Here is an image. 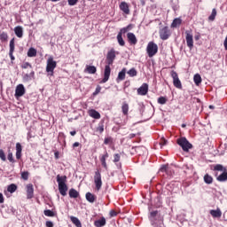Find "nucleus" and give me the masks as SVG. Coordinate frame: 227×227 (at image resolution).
<instances>
[{
  "label": "nucleus",
  "mask_w": 227,
  "mask_h": 227,
  "mask_svg": "<svg viewBox=\"0 0 227 227\" xmlns=\"http://www.w3.org/2000/svg\"><path fill=\"white\" fill-rule=\"evenodd\" d=\"M115 59H116V51H114V49H112L106 54V65L105 67L104 78L101 81L103 84L107 82V81H109V77H111V65L114 63Z\"/></svg>",
  "instance_id": "1"
},
{
  "label": "nucleus",
  "mask_w": 227,
  "mask_h": 227,
  "mask_svg": "<svg viewBox=\"0 0 227 227\" xmlns=\"http://www.w3.org/2000/svg\"><path fill=\"white\" fill-rule=\"evenodd\" d=\"M57 183L59 184V191L61 196H67L68 186L67 185V176H57Z\"/></svg>",
  "instance_id": "2"
},
{
  "label": "nucleus",
  "mask_w": 227,
  "mask_h": 227,
  "mask_svg": "<svg viewBox=\"0 0 227 227\" xmlns=\"http://www.w3.org/2000/svg\"><path fill=\"white\" fill-rule=\"evenodd\" d=\"M176 143L180 147H182V150L184 152L187 153L189 152V150H192V144H191L185 137L177 138Z\"/></svg>",
  "instance_id": "3"
},
{
  "label": "nucleus",
  "mask_w": 227,
  "mask_h": 227,
  "mask_svg": "<svg viewBox=\"0 0 227 227\" xmlns=\"http://www.w3.org/2000/svg\"><path fill=\"white\" fill-rule=\"evenodd\" d=\"M146 52L150 58H153L159 52V46L154 42H149L146 47Z\"/></svg>",
  "instance_id": "4"
},
{
  "label": "nucleus",
  "mask_w": 227,
  "mask_h": 227,
  "mask_svg": "<svg viewBox=\"0 0 227 227\" xmlns=\"http://www.w3.org/2000/svg\"><path fill=\"white\" fill-rule=\"evenodd\" d=\"M58 67V63L52 57L49 58L46 65V72L51 75H54V69Z\"/></svg>",
  "instance_id": "5"
},
{
  "label": "nucleus",
  "mask_w": 227,
  "mask_h": 227,
  "mask_svg": "<svg viewBox=\"0 0 227 227\" xmlns=\"http://www.w3.org/2000/svg\"><path fill=\"white\" fill-rule=\"evenodd\" d=\"M94 184L96 191H100V189H102V174L99 169H97L94 173Z\"/></svg>",
  "instance_id": "6"
},
{
  "label": "nucleus",
  "mask_w": 227,
  "mask_h": 227,
  "mask_svg": "<svg viewBox=\"0 0 227 227\" xmlns=\"http://www.w3.org/2000/svg\"><path fill=\"white\" fill-rule=\"evenodd\" d=\"M160 40H168L171 36V30L169 27H163L159 31Z\"/></svg>",
  "instance_id": "7"
},
{
  "label": "nucleus",
  "mask_w": 227,
  "mask_h": 227,
  "mask_svg": "<svg viewBox=\"0 0 227 227\" xmlns=\"http://www.w3.org/2000/svg\"><path fill=\"white\" fill-rule=\"evenodd\" d=\"M171 77L173 79V84L175 88H177V90H182V82L180 81V78H178V74L176 71H171Z\"/></svg>",
  "instance_id": "8"
},
{
  "label": "nucleus",
  "mask_w": 227,
  "mask_h": 227,
  "mask_svg": "<svg viewBox=\"0 0 227 227\" xmlns=\"http://www.w3.org/2000/svg\"><path fill=\"white\" fill-rule=\"evenodd\" d=\"M185 39H186V45L189 47L190 51H192L194 47V39L192 36V34H191V31L186 30L185 31Z\"/></svg>",
  "instance_id": "9"
},
{
  "label": "nucleus",
  "mask_w": 227,
  "mask_h": 227,
  "mask_svg": "<svg viewBox=\"0 0 227 227\" xmlns=\"http://www.w3.org/2000/svg\"><path fill=\"white\" fill-rule=\"evenodd\" d=\"M26 192L27 200L33 199L35 196V187L33 186V184H28L26 185Z\"/></svg>",
  "instance_id": "10"
},
{
  "label": "nucleus",
  "mask_w": 227,
  "mask_h": 227,
  "mask_svg": "<svg viewBox=\"0 0 227 227\" xmlns=\"http://www.w3.org/2000/svg\"><path fill=\"white\" fill-rule=\"evenodd\" d=\"M25 94H26V89L24 88V85L19 84L15 90L16 98H19V97H23V95H25Z\"/></svg>",
  "instance_id": "11"
},
{
  "label": "nucleus",
  "mask_w": 227,
  "mask_h": 227,
  "mask_svg": "<svg viewBox=\"0 0 227 227\" xmlns=\"http://www.w3.org/2000/svg\"><path fill=\"white\" fill-rule=\"evenodd\" d=\"M13 52H15V38H12L10 41L9 56L11 58L12 61H15V57L13 56Z\"/></svg>",
  "instance_id": "12"
},
{
  "label": "nucleus",
  "mask_w": 227,
  "mask_h": 227,
  "mask_svg": "<svg viewBox=\"0 0 227 227\" xmlns=\"http://www.w3.org/2000/svg\"><path fill=\"white\" fill-rule=\"evenodd\" d=\"M127 38H128V42L129 43H130V45H136L137 43V37H136V35H134V33H128L127 34Z\"/></svg>",
  "instance_id": "13"
},
{
  "label": "nucleus",
  "mask_w": 227,
  "mask_h": 227,
  "mask_svg": "<svg viewBox=\"0 0 227 227\" xmlns=\"http://www.w3.org/2000/svg\"><path fill=\"white\" fill-rule=\"evenodd\" d=\"M148 93V85L147 83H143L141 87L137 89V95L144 97Z\"/></svg>",
  "instance_id": "14"
},
{
  "label": "nucleus",
  "mask_w": 227,
  "mask_h": 227,
  "mask_svg": "<svg viewBox=\"0 0 227 227\" xmlns=\"http://www.w3.org/2000/svg\"><path fill=\"white\" fill-rule=\"evenodd\" d=\"M21 68H30L31 72L29 74H26V77H35V71H33V66L29 62H25L21 65Z\"/></svg>",
  "instance_id": "15"
},
{
  "label": "nucleus",
  "mask_w": 227,
  "mask_h": 227,
  "mask_svg": "<svg viewBox=\"0 0 227 227\" xmlns=\"http://www.w3.org/2000/svg\"><path fill=\"white\" fill-rule=\"evenodd\" d=\"M119 8L126 15H129L130 13V9L129 8V4H127L126 2H121L119 5Z\"/></svg>",
  "instance_id": "16"
},
{
  "label": "nucleus",
  "mask_w": 227,
  "mask_h": 227,
  "mask_svg": "<svg viewBox=\"0 0 227 227\" xmlns=\"http://www.w3.org/2000/svg\"><path fill=\"white\" fill-rule=\"evenodd\" d=\"M109 158V153H107V151L105 152V154H103L100 157V162H101V166H103L104 168L107 169V162L106 161V159Z\"/></svg>",
  "instance_id": "17"
},
{
  "label": "nucleus",
  "mask_w": 227,
  "mask_h": 227,
  "mask_svg": "<svg viewBox=\"0 0 227 227\" xmlns=\"http://www.w3.org/2000/svg\"><path fill=\"white\" fill-rule=\"evenodd\" d=\"M88 114L90 116V118H94V120H100V113L95 109L89 110Z\"/></svg>",
  "instance_id": "18"
},
{
  "label": "nucleus",
  "mask_w": 227,
  "mask_h": 227,
  "mask_svg": "<svg viewBox=\"0 0 227 227\" xmlns=\"http://www.w3.org/2000/svg\"><path fill=\"white\" fill-rule=\"evenodd\" d=\"M85 198L89 203H95L97 201V196L90 192L85 194Z\"/></svg>",
  "instance_id": "19"
},
{
  "label": "nucleus",
  "mask_w": 227,
  "mask_h": 227,
  "mask_svg": "<svg viewBox=\"0 0 227 227\" xmlns=\"http://www.w3.org/2000/svg\"><path fill=\"white\" fill-rule=\"evenodd\" d=\"M22 158V145L20 143L16 144V159L19 160Z\"/></svg>",
  "instance_id": "20"
},
{
  "label": "nucleus",
  "mask_w": 227,
  "mask_h": 227,
  "mask_svg": "<svg viewBox=\"0 0 227 227\" xmlns=\"http://www.w3.org/2000/svg\"><path fill=\"white\" fill-rule=\"evenodd\" d=\"M160 173H167L168 176L173 175V172H171V168H169L168 165H162L160 168Z\"/></svg>",
  "instance_id": "21"
},
{
  "label": "nucleus",
  "mask_w": 227,
  "mask_h": 227,
  "mask_svg": "<svg viewBox=\"0 0 227 227\" xmlns=\"http://www.w3.org/2000/svg\"><path fill=\"white\" fill-rule=\"evenodd\" d=\"M14 33L18 38H22V36H24V30L20 26L14 27Z\"/></svg>",
  "instance_id": "22"
},
{
  "label": "nucleus",
  "mask_w": 227,
  "mask_h": 227,
  "mask_svg": "<svg viewBox=\"0 0 227 227\" xmlns=\"http://www.w3.org/2000/svg\"><path fill=\"white\" fill-rule=\"evenodd\" d=\"M85 74H97V67L95 66L87 65L84 69Z\"/></svg>",
  "instance_id": "23"
},
{
  "label": "nucleus",
  "mask_w": 227,
  "mask_h": 227,
  "mask_svg": "<svg viewBox=\"0 0 227 227\" xmlns=\"http://www.w3.org/2000/svg\"><path fill=\"white\" fill-rule=\"evenodd\" d=\"M209 214L212 215V217L219 218L221 215H223V212H221L220 208L217 209H211L209 211Z\"/></svg>",
  "instance_id": "24"
},
{
  "label": "nucleus",
  "mask_w": 227,
  "mask_h": 227,
  "mask_svg": "<svg viewBox=\"0 0 227 227\" xmlns=\"http://www.w3.org/2000/svg\"><path fill=\"white\" fill-rule=\"evenodd\" d=\"M127 74V68H122L121 72H119L117 76V82L118 81H125V75Z\"/></svg>",
  "instance_id": "25"
},
{
  "label": "nucleus",
  "mask_w": 227,
  "mask_h": 227,
  "mask_svg": "<svg viewBox=\"0 0 227 227\" xmlns=\"http://www.w3.org/2000/svg\"><path fill=\"white\" fill-rule=\"evenodd\" d=\"M106 217H101V219L96 220L94 222V226H96V227H103V226H106Z\"/></svg>",
  "instance_id": "26"
},
{
  "label": "nucleus",
  "mask_w": 227,
  "mask_h": 227,
  "mask_svg": "<svg viewBox=\"0 0 227 227\" xmlns=\"http://www.w3.org/2000/svg\"><path fill=\"white\" fill-rule=\"evenodd\" d=\"M70 221L74 224L76 227H82V224L81 223V220L75 216H70Z\"/></svg>",
  "instance_id": "27"
},
{
  "label": "nucleus",
  "mask_w": 227,
  "mask_h": 227,
  "mask_svg": "<svg viewBox=\"0 0 227 227\" xmlns=\"http://www.w3.org/2000/svg\"><path fill=\"white\" fill-rule=\"evenodd\" d=\"M218 182H226L227 180V170H224L220 176L216 177Z\"/></svg>",
  "instance_id": "28"
},
{
  "label": "nucleus",
  "mask_w": 227,
  "mask_h": 227,
  "mask_svg": "<svg viewBox=\"0 0 227 227\" xmlns=\"http://www.w3.org/2000/svg\"><path fill=\"white\" fill-rule=\"evenodd\" d=\"M204 182L205 184H207V185H210V184L214 183V177H212V176L206 174L204 176Z\"/></svg>",
  "instance_id": "29"
},
{
  "label": "nucleus",
  "mask_w": 227,
  "mask_h": 227,
  "mask_svg": "<svg viewBox=\"0 0 227 227\" xmlns=\"http://www.w3.org/2000/svg\"><path fill=\"white\" fill-rule=\"evenodd\" d=\"M121 111H122V114H124V116L129 115V104H127V102L122 103Z\"/></svg>",
  "instance_id": "30"
},
{
  "label": "nucleus",
  "mask_w": 227,
  "mask_h": 227,
  "mask_svg": "<svg viewBox=\"0 0 227 227\" xmlns=\"http://www.w3.org/2000/svg\"><path fill=\"white\" fill-rule=\"evenodd\" d=\"M69 198H79V192H77V190L71 188L69 190Z\"/></svg>",
  "instance_id": "31"
},
{
  "label": "nucleus",
  "mask_w": 227,
  "mask_h": 227,
  "mask_svg": "<svg viewBox=\"0 0 227 227\" xmlns=\"http://www.w3.org/2000/svg\"><path fill=\"white\" fill-rule=\"evenodd\" d=\"M193 81L196 86H200L201 84V75L200 74H197L193 76Z\"/></svg>",
  "instance_id": "32"
},
{
  "label": "nucleus",
  "mask_w": 227,
  "mask_h": 227,
  "mask_svg": "<svg viewBox=\"0 0 227 227\" xmlns=\"http://www.w3.org/2000/svg\"><path fill=\"white\" fill-rule=\"evenodd\" d=\"M117 42H118L119 45H121V47H124L125 46V41L123 40L121 33H119L117 35Z\"/></svg>",
  "instance_id": "33"
},
{
  "label": "nucleus",
  "mask_w": 227,
  "mask_h": 227,
  "mask_svg": "<svg viewBox=\"0 0 227 227\" xmlns=\"http://www.w3.org/2000/svg\"><path fill=\"white\" fill-rule=\"evenodd\" d=\"M36 56V49L35 48H29L27 51V57L28 58H35Z\"/></svg>",
  "instance_id": "34"
},
{
  "label": "nucleus",
  "mask_w": 227,
  "mask_h": 227,
  "mask_svg": "<svg viewBox=\"0 0 227 227\" xmlns=\"http://www.w3.org/2000/svg\"><path fill=\"white\" fill-rule=\"evenodd\" d=\"M216 16H217V10L213 9L210 16L208 17V20H210V22H214V20H215Z\"/></svg>",
  "instance_id": "35"
},
{
  "label": "nucleus",
  "mask_w": 227,
  "mask_h": 227,
  "mask_svg": "<svg viewBox=\"0 0 227 227\" xmlns=\"http://www.w3.org/2000/svg\"><path fill=\"white\" fill-rule=\"evenodd\" d=\"M182 24V20L180 18H176L171 23V27H176Z\"/></svg>",
  "instance_id": "36"
},
{
  "label": "nucleus",
  "mask_w": 227,
  "mask_h": 227,
  "mask_svg": "<svg viewBox=\"0 0 227 227\" xmlns=\"http://www.w3.org/2000/svg\"><path fill=\"white\" fill-rule=\"evenodd\" d=\"M7 191L8 192H11V194H13V192H15V191H17V184H12L7 187Z\"/></svg>",
  "instance_id": "37"
},
{
  "label": "nucleus",
  "mask_w": 227,
  "mask_h": 227,
  "mask_svg": "<svg viewBox=\"0 0 227 227\" xmlns=\"http://www.w3.org/2000/svg\"><path fill=\"white\" fill-rule=\"evenodd\" d=\"M43 214H44V215H46V217H55L56 216V213H54L51 209L44 210Z\"/></svg>",
  "instance_id": "38"
},
{
  "label": "nucleus",
  "mask_w": 227,
  "mask_h": 227,
  "mask_svg": "<svg viewBox=\"0 0 227 227\" xmlns=\"http://www.w3.org/2000/svg\"><path fill=\"white\" fill-rule=\"evenodd\" d=\"M128 75H129V77H136V75H137V70H136V68L132 67L131 69H129L127 72Z\"/></svg>",
  "instance_id": "39"
},
{
  "label": "nucleus",
  "mask_w": 227,
  "mask_h": 227,
  "mask_svg": "<svg viewBox=\"0 0 227 227\" xmlns=\"http://www.w3.org/2000/svg\"><path fill=\"white\" fill-rule=\"evenodd\" d=\"M214 171H226V168H224V166L221 165V164H216L214 167Z\"/></svg>",
  "instance_id": "40"
},
{
  "label": "nucleus",
  "mask_w": 227,
  "mask_h": 227,
  "mask_svg": "<svg viewBox=\"0 0 227 227\" xmlns=\"http://www.w3.org/2000/svg\"><path fill=\"white\" fill-rule=\"evenodd\" d=\"M0 41H1L2 43H4V42H8V34H7L6 32H2V33L0 34Z\"/></svg>",
  "instance_id": "41"
},
{
  "label": "nucleus",
  "mask_w": 227,
  "mask_h": 227,
  "mask_svg": "<svg viewBox=\"0 0 227 227\" xmlns=\"http://www.w3.org/2000/svg\"><path fill=\"white\" fill-rule=\"evenodd\" d=\"M168 102V98L166 97H160L158 98V104H160V106H164V104H166Z\"/></svg>",
  "instance_id": "42"
},
{
  "label": "nucleus",
  "mask_w": 227,
  "mask_h": 227,
  "mask_svg": "<svg viewBox=\"0 0 227 227\" xmlns=\"http://www.w3.org/2000/svg\"><path fill=\"white\" fill-rule=\"evenodd\" d=\"M22 180H29V173L27 171L21 172Z\"/></svg>",
  "instance_id": "43"
},
{
  "label": "nucleus",
  "mask_w": 227,
  "mask_h": 227,
  "mask_svg": "<svg viewBox=\"0 0 227 227\" xmlns=\"http://www.w3.org/2000/svg\"><path fill=\"white\" fill-rule=\"evenodd\" d=\"M96 131L98 132V134H102L104 132V124L100 123L96 129Z\"/></svg>",
  "instance_id": "44"
},
{
  "label": "nucleus",
  "mask_w": 227,
  "mask_h": 227,
  "mask_svg": "<svg viewBox=\"0 0 227 227\" xmlns=\"http://www.w3.org/2000/svg\"><path fill=\"white\" fill-rule=\"evenodd\" d=\"M0 159L4 162L6 161V154H4V151L3 149H0Z\"/></svg>",
  "instance_id": "45"
},
{
  "label": "nucleus",
  "mask_w": 227,
  "mask_h": 227,
  "mask_svg": "<svg viewBox=\"0 0 227 227\" xmlns=\"http://www.w3.org/2000/svg\"><path fill=\"white\" fill-rule=\"evenodd\" d=\"M111 144H113V137H106L104 140V145H111Z\"/></svg>",
  "instance_id": "46"
},
{
  "label": "nucleus",
  "mask_w": 227,
  "mask_h": 227,
  "mask_svg": "<svg viewBox=\"0 0 227 227\" xmlns=\"http://www.w3.org/2000/svg\"><path fill=\"white\" fill-rule=\"evenodd\" d=\"M120 159H121V156L120 155V153H115L114 155V162H120Z\"/></svg>",
  "instance_id": "47"
},
{
  "label": "nucleus",
  "mask_w": 227,
  "mask_h": 227,
  "mask_svg": "<svg viewBox=\"0 0 227 227\" xmlns=\"http://www.w3.org/2000/svg\"><path fill=\"white\" fill-rule=\"evenodd\" d=\"M7 159L10 162H12V163L15 162V160L13 159V153H9Z\"/></svg>",
  "instance_id": "48"
},
{
  "label": "nucleus",
  "mask_w": 227,
  "mask_h": 227,
  "mask_svg": "<svg viewBox=\"0 0 227 227\" xmlns=\"http://www.w3.org/2000/svg\"><path fill=\"white\" fill-rule=\"evenodd\" d=\"M166 145H168V140H166V138L164 137L160 138V145L162 147V146H166Z\"/></svg>",
  "instance_id": "49"
},
{
  "label": "nucleus",
  "mask_w": 227,
  "mask_h": 227,
  "mask_svg": "<svg viewBox=\"0 0 227 227\" xmlns=\"http://www.w3.org/2000/svg\"><path fill=\"white\" fill-rule=\"evenodd\" d=\"M79 0H67L69 6H75V4H77Z\"/></svg>",
  "instance_id": "50"
},
{
  "label": "nucleus",
  "mask_w": 227,
  "mask_h": 227,
  "mask_svg": "<svg viewBox=\"0 0 227 227\" xmlns=\"http://www.w3.org/2000/svg\"><path fill=\"white\" fill-rule=\"evenodd\" d=\"M109 215H110V217H116V215H118V213L114 209H112L109 212Z\"/></svg>",
  "instance_id": "51"
},
{
  "label": "nucleus",
  "mask_w": 227,
  "mask_h": 227,
  "mask_svg": "<svg viewBox=\"0 0 227 227\" xmlns=\"http://www.w3.org/2000/svg\"><path fill=\"white\" fill-rule=\"evenodd\" d=\"M45 226L46 227H54V223H52L51 221H46Z\"/></svg>",
  "instance_id": "52"
},
{
  "label": "nucleus",
  "mask_w": 227,
  "mask_h": 227,
  "mask_svg": "<svg viewBox=\"0 0 227 227\" xmlns=\"http://www.w3.org/2000/svg\"><path fill=\"white\" fill-rule=\"evenodd\" d=\"M119 33H121V35H125V33H129V30H127V27H125L121 28Z\"/></svg>",
  "instance_id": "53"
},
{
  "label": "nucleus",
  "mask_w": 227,
  "mask_h": 227,
  "mask_svg": "<svg viewBox=\"0 0 227 227\" xmlns=\"http://www.w3.org/2000/svg\"><path fill=\"white\" fill-rule=\"evenodd\" d=\"M157 214H159V211L155 210V211H152L150 215L151 217H157Z\"/></svg>",
  "instance_id": "54"
},
{
  "label": "nucleus",
  "mask_w": 227,
  "mask_h": 227,
  "mask_svg": "<svg viewBox=\"0 0 227 227\" xmlns=\"http://www.w3.org/2000/svg\"><path fill=\"white\" fill-rule=\"evenodd\" d=\"M100 90L101 88L100 87H98L95 90V92L93 93V95H98L100 93Z\"/></svg>",
  "instance_id": "55"
},
{
  "label": "nucleus",
  "mask_w": 227,
  "mask_h": 227,
  "mask_svg": "<svg viewBox=\"0 0 227 227\" xmlns=\"http://www.w3.org/2000/svg\"><path fill=\"white\" fill-rule=\"evenodd\" d=\"M0 203H4V196L0 192Z\"/></svg>",
  "instance_id": "56"
},
{
  "label": "nucleus",
  "mask_w": 227,
  "mask_h": 227,
  "mask_svg": "<svg viewBox=\"0 0 227 227\" xmlns=\"http://www.w3.org/2000/svg\"><path fill=\"white\" fill-rule=\"evenodd\" d=\"M132 27H134V26H133L132 24H129V25H128V26L126 27V29H127L128 31H130V30H132Z\"/></svg>",
  "instance_id": "57"
},
{
  "label": "nucleus",
  "mask_w": 227,
  "mask_h": 227,
  "mask_svg": "<svg viewBox=\"0 0 227 227\" xmlns=\"http://www.w3.org/2000/svg\"><path fill=\"white\" fill-rule=\"evenodd\" d=\"M77 146H81V144L79 142H75L73 144V148H77Z\"/></svg>",
  "instance_id": "58"
},
{
  "label": "nucleus",
  "mask_w": 227,
  "mask_h": 227,
  "mask_svg": "<svg viewBox=\"0 0 227 227\" xmlns=\"http://www.w3.org/2000/svg\"><path fill=\"white\" fill-rule=\"evenodd\" d=\"M223 47H224L225 51H227V37L225 38V40L223 42Z\"/></svg>",
  "instance_id": "59"
},
{
  "label": "nucleus",
  "mask_w": 227,
  "mask_h": 227,
  "mask_svg": "<svg viewBox=\"0 0 227 227\" xmlns=\"http://www.w3.org/2000/svg\"><path fill=\"white\" fill-rule=\"evenodd\" d=\"M55 159H59V152H55Z\"/></svg>",
  "instance_id": "60"
},
{
  "label": "nucleus",
  "mask_w": 227,
  "mask_h": 227,
  "mask_svg": "<svg viewBox=\"0 0 227 227\" xmlns=\"http://www.w3.org/2000/svg\"><path fill=\"white\" fill-rule=\"evenodd\" d=\"M75 134H77V131H75V130L70 131V135H71V136H75Z\"/></svg>",
  "instance_id": "61"
},
{
  "label": "nucleus",
  "mask_w": 227,
  "mask_h": 227,
  "mask_svg": "<svg viewBox=\"0 0 227 227\" xmlns=\"http://www.w3.org/2000/svg\"><path fill=\"white\" fill-rule=\"evenodd\" d=\"M129 137H130V138L136 137V134H130V135H129Z\"/></svg>",
  "instance_id": "62"
},
{
  "label": "nucleus",
  "mask_w": 227,
  "mask_h": 227,
  "mask_svg": "<svg viewBox=\"0 0 227 227\" xmlns=\"http://www.w3.org/2000/svg\"><path fill=\"white\" fill-rule=\"evenodd\" d=\"M209 109H215V106H212V105H210V106H209Z\"/></svg>",
  "instance_id": "63"
},
{
  "label": "nucleus",
  "mask_w": 227,
  "mask_h": 227,
  "mask_svg": "<svg viewBox=\"0 0 227 227\" xmlns=\"http://www.w3.org/2000/svg\"><path fill=\"white\" fill-rule=\"evenodd\" d=\"M51 1H52V3H56L58 1H59V0H51Z\"/></svg>",
  "instance_id": "64"
}]
</instances>
